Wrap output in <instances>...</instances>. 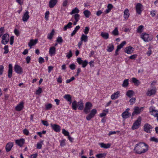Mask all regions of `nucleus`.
<instances>
[{
	"mask_svg": "<svg viewBox=\"0 0 158 158\" xmlns=\"http://www.w3.org/2000/svg\"><path fill=\"white\" fill-rule=\"evenodd\" d=\"M55 31L54 29H52L51 32L48 35L47 38L49 40L52 39L53 35H54Z\"/></svg>",
	"mask_w": 158,
	"mask_h": 158,
	"instance_id": "obj_29",
	"label": "nucleus"
},
{
	"mask_svg": "<svg viewBox=\"0 0 158 158\" xmlns=\"http://www.w3.org/2000/svg\"><path fill=\"white\" fill-rule=\"evenodd\" d=\"M141 121V118L139 116L137 119L133 123L131 128L132 130L136 129L138 128L140 125Z\"/></svg>",
	"mask_w": 158,
	"mask_h": 158,
	"instance_id": "obj_3",
	"label": "nucleus"
},
{
	"mask_svg": "<svg viewBox=\"0 0 158 158\" xmlns=\"http://www.w3.org/2000/svg\"><path fill=\"white\" fill-rule=\"evenodd\" d=\"M29 18V12L28 11H26L23 16L22 20L24 22H26L27 21Z\"/></svg>",
	"mask_w": 158,
	"mask_h": 158,
	"instance_id": "obj_17",
	"label": "nucleus"
},
{
	"mask_svg": "<svg viewBox=\"0 0 158 158\" xmlns=\"http://www.w3.org/2000/svg\"><path fill=\"white\" fill-rule=\"evenodd\" d=\"M92 107V105L91 102H87L85 105L84 111L86 114H88L90 111V109Z\"/></svg>",
	"mask_w": 158,
	"mask_h": 158,
	"instance_id": "obj_4",
	"label": "nucleus"
},
{
	"mask_svg": "<svg viewBox=\"0 0 158 158\" xmlns=\"http://www.w3.org/2000/svg\"><path fill=\"white\" fill-rule=\"evenodd\" d=\"M80 28V27L79 26H77L75 28L74 30L73 31V32L71 33V36H73L74 35L77 31Z\"/></svg>",
	"mask_w": 158,
	"mask_h": 158,
	"instance_id": "obj_33",
	"label": "nucleus"
},
{
	"mask_svg": "<svg viewBox=\"0 0 158 158\" xmlns=\"http://www.w3.org/2000/svg\"><path fill=\"white\" fill-rule=\"evenodd\" d=\"M143 107L139 108L137 106H135L134 108V110L132 114V116H133L135 114H139L142 111Z\"/></svg>",
	"mask_w": 158,
	"mask_h": 158,
	"instance_id": "obj_7",
	"label": "nucleus"
},
{
	"mask_svg": "<svg viewBox=\"0 0 158 158\" xmlns=\"http://www.w3.org/2000/svg\"><path fill=\"white\" fill-rule=\"evenodd\" d=\"M132 81L134 83L135 85H139L140 83V82L138 80L134 77L132 78Z\"/></svg>",
	"mask_w": 158,
	"mask_h": 158,
	"instance_id": "obj_43",
	"label": "nucleus"
},
{
	"mask_svg": "<svg viewBox=\"0 0 158 158\" xmlns=\"http://www.w3.org/2000/svg\"><path fill=\"white\" fill-rule=\"evenodd\" d=\"M134 51V48L131 46L126 48L124 50V52L128 54L132 53Z\"/></svg>",
	"mask_w": 158,
	"mask_h": 158,
	"instance_id": "obj_11",
	"label": "nucleus"
},
{
	"mask_svg": "<svg viewBox=\"0 0 158 158\" xmlns=\"http://www.w3.org/2000/svg\"><path fill=\"white\" fill-rule=\"evenodd\" d=\"M4 67L2 65H0V75L2 74L3 72Z\"/></svg>",
	"mask_w": 158,
	"mask_h": 158,
	"instance_id": "obj_63",
	"label": "nucleus"
},
{
	"mask_svg": "<svg viewBox=\"0 0 158 158\" xmlns=\"http://www.w3.org/2000/svg\"><path fill=\"white\" fill-rule=\"evenodd\" d=\"M152 128V126L148 123L145 124L143 126L144 131L148 133H150V130Z\"/></svg>",
	"mask_w": 158,
	"mask_h": 158,
	"instance_id": "obj_6",
	"label": "nucleus"
},
{
	"mask_svg": "<svg viewBox=\"0 0 158 158\" xmlns=\"http://www.w3.org/2000/svg\"><path fill=\"white\" fill-rule=\"evenodd\" d=\"M24 102H21L15 107V110L17 111H20L23 109Z\"/></svg>",
	"mask_w": 158,
	"mask_h": 158,
	"instance_id": "obj_13",
	"label": "nucleus"
},
{
	"mask_svg": "<svg viewBox=\"0 0 158 158\" xmlns=\"http://www.w3.org/2000/svg\"><path fill=\"white\" fill-rule=\"evenodd\" d=\"M119 94V92L117 91L112 94L111 96V98L112 100H114L117 98L118 97V95Z\"/></svg>",
	"mask_w": 158,
	"mask_h": 158,
	"instance_id": "obj_26",
	"label": "nucleus"
},
{
	"mask_svg": "<svg viewBox=\"0 0 158 158\" xmlns=\"http://www.w3.org/2000/svg\"><path fill=\"white\" fill-rule=\"evenodd\" d=\"M77 62L79 64H81L83 62V61L81 60V58L79 57L77 59Z\"/></svg>",
	"mask_w": 158,
	"mask_h": 158,
	"instance_id": "obj_57",
	"label": "nucleus"
},
{
	"mask_svg": "<svg viewBox=\"0 0 158 158\" xmlns=\"http://www.w3.org/2000/svg\"><path fill=\"white\" fill-rule=\"evenodd\" d=\"M113 8V6L111 4H109L107 6V9L105 11L106 13H109Z\"/></svg>",
	"mask_w": 158,
	"mask_h": 158,
	"instance_id": "obj_36",
	"label": "nucleus"
},
{
	"mask_svg": "<svg viewBox=\"0 0 158 158\" xmlns=\"http://www.w3.org/2000/svg\"><path fill=\"white\" fill-rule=\"evenodd\" d=\"M43 140H40L39 142L37 143L36 148L38 149H40L42 148V145L43 143Z\"/></svg>",
	"mask_w": 158,
	"mask_h": 158,
	"instance_id": "obj_41",
	"label": "nucleus"
},
{
	"mask_svg": "<svg viewBox=\"0 0 158 158\" xmlns=\"http://www.w3.org/2000/svg\"><path fill=\"white\" fill-rule=\"evenodd\" d=\"M150 113L154 117H156L158 114V111L156 110H153V108H152V109H150Z\"/></svg>",
	"mask_w": 158,
	"mask_h": 158,
	"instance_id": "obj_27",
	"label": "nucleus"
},
{
	"mask_svg": "<svg viewBox=\"0 0 158 158\" xmlns=\"http://www.w3.org/2000/svg\"><path fill=\"white\" fill-rule=\"evenodd\" d=\"M128 81L129 79H125L122 85V86L124 87H127L128 85Z\"/></svg>",
	"mask_w": 158,
	"mask_h": 158,
	"instance_id": "obj_37",
	"label": "nucleus"
},
{
	"mask_svg": "<svg viewBox=\"0 0 158 158\" xmlns=\"http://www.w3.org/2000/svg\"><path fill=\"white\" fill-rule=\"evenodd\" d=\"M72 51L71 50H70L69 51V53L67 54L66 55V57H67L68 59H69L72 56Z\"/></svg>",
	"mask_w": 158,
	"mask_h": 158,
	"instance_id": "obj_55",
	"label": "nucleus"
},
{
	"mask_svg": "<svg viewBox=\"0 0 158 158\" xmlns=\"http://www.w3.org/2000/svg\"><path fill=\"white\" fill-rule=\"evenodd\" d=\"M88 62L86 60L84 61L82 63V67L85 68L88 64Z\"/></svg>",
	"mask_w": 158,
	"mask_h": 158,
	"instance_id": "obj_58",
	"label": "nucleus"
},
{
	"mask_svg": "<svg viewBox=\"0 0 158 158\" xmlns=\"http://www.w3.org/2000/svg\"><path fill=\"white\" fill-rule=\"evenodd\" d=\"M80 15L78 14H75L74 16V19L76 22H78L79 19Z\"/></svg>",
	"mask_w": 158,
	"mask_h": 158,
	"instance_id": "obj_49",
	"label": "nucleus"
},
{
	"mask_svg": "<svg viewBox=\"0 0 158 158\" xmlns=\"http://www.w3.org/2000/svg\"><path fill=\"white\" fill-rule=\"evenodd\" d=\"M126 44V41H123L122 43H121L119 45H118L117 46V48H118V49H120L122 48Z\"/></svg>",
	"mask_w": 158,
	"mask_h": 158,
	"instance_id": "obj_45",
	"label": "nucleus"
},
{
	"mask_svg": "<svg viewBox=\"0 0 158 158\" xmlns=\"http://www.w3.org/2000/svg\"><path fill=\"white\" fill-rule=\"evenodd\" d=\"M143 27L142 25H140L138 27L137 29V31L139 33H141L142 32V29Z\"/></svg>",
	"mask_w": 158,
	"mask_h": 158,
	"instance_id": "obj_48",
	"label": "nucleus"
},
{
	"mask_svg": "<svg viewBox=\"0 0 158 158\" xmlns=\"http://www.w3.org/2000/svg\"><path fill=\"white\" fill-rule=\"evenodd\" d=\"M51 126L52 129L56 132H58L60 131V126L57 125L56 124H52L51 123L50 124Z\"/></svg>",
	"mask_w": 158,
	"mask_h": 158,
	"instance_id": "obj_8",
	"label": "nucleus"
},
{
	"mask_svg": "<svg viewBox=\"0 0 158 158\" xmlns=\"http://www.w3.org/2000/svg\"><path fill=\"white\" fill-rule=\"evenodd\" d=\"M24 139H19L15 140L16 144L20 147L23 146V145L24 143Z\"/></svg>",
	"mask_w": 158,
	"mask_h": 158,
	"instance_id": "obj_12",
	"label": "nucleus"
},
{
	"mask_svg": "<svg viewBox=\"0 0 158 158\" xmlns=\"http://www.w3.org/2000/svg\"><path fill=\"white\" fill-rule=\"evenodd\" d=\"M141 38L144 41L148 42L151 41L152 39V36H149L148 34L146 33H143L141 35Z\"/></svg>",
	"mask_w": 158,
	"mask_h": 158,
	"instance_id": "obj_2",
	"label": "nucleus"
},
{
	"mask_svg": "<svg viewBox=\"0 0 158 158\" xmlns=\"http://www.w3.org/2000/svg\"><path fill=\"white\" fill-rule=\"evenodd\" d=\"M79 12V10L77 7H75L74 9H73L72 11L70 13V14L71 15L74 14H78Z\"/></svg>",
	"mask_w": 158,
	"mask_h": 158,
	"instance_id": "obj_40",
	"label": "nucleus"
},
{
	"mask_svg": "<svg viewBox=\"0 0 158 158\" xmlns=\"http://www.w3.org/2000/svg\"><path fill=\"white\" fill-rule=\"evenodd\" d=\"M13 145V143H9L6 144V149L7 152H8L10 150Z\"/></svg>",
	"mask_w": 158,
	"mask_h": 158,
	"instance_id": "obj_22",
	"label": "nucleus"
},
{
	"mask_svg": "<svg viewBox=\"0 0 158 158\" xmlns=\"http://www.w3.org/2000/svg\"><path fill=\"white\" fill-rule=\"evenodd\" d=\"M83 14L85 17L88 18L91 15V12L89 11L86 10L84 11Z\"/></svg>",
	"mask_w": 158,
	"mask_h": 158,
	"instance_id": "obj_35",
	"label": "nucleus"
},
{
	"mask_svg": "<svg viewBox=\"0 0 158 158\" xmlns=\"http://www.w3.org/2000/svg\"><path fill=\"white\" fill-rule=\"evenodd\" d=\"M106 156V153H100L96 155V156L97 158H105Z\"/></svg>",
	"mask_w": 158,
	"mask_h": 158,
	"instance_id": "obj_38",
	"label": "nucleus"
},
{
	"mask_svg": "<svg viewBox=\"0 0 158 158\" xmlns=\"http://www.w3.org/2000/svg\"><path fill=\"white\" fill-rule=\"evenodd\" d=\"M77 107H78V109L79 110H82L84 108V105L83 102L81 101L79 102L77 104Z\"/></svg>",
	"mask_w": 158,
	"mask_h": 158,
	"instance_id": "obj_39",
	"label": "nucleus"
},
{
	"mask_svg": "<svg viewBox=\"0 0 158 158\" xmlns=\"http://www.w3.org/2000/svg\"><path fill=\"white\" fill-rule=\"evenodd\" d=\"M42 89L39 87L38 90L36 91V93L37 94H39L42 93Z\"/></svg>",
	"mask_w": 158,
	"mask_h": 158,
	"instance_id": "obj_62",
	"label": "nucleus"
},
{
	"mask_svg": "<svg viewBox=\"0 0 158 158\" xmlns=\"http://www.w3.org/2000/svg\"><path fill=\"white\" fill-rule=\"evenodd\" d=\"M142 6V5L140 3H137L136 6V12L139 15L141 14V13Z\"/></svg>",
	"mask_w": 158,
	"mask_h": 158,
	"instance_id": "obj_9",
	"label": "nucleus"
},
{
	"mask_svg": "<svg viewBox=\"0 0 158 158\" xmlns=\"http://www.w3.org/2000/svg\"><path fill=\"white\" fill-rule=\"evenodd\" d=\"M38 40L35 39V40H31L28 43V45L30 47V48H31V47L35 44L37 42Z\"/></svg>",
	"mask_w": 158,
	"mask_h": 158,
	"instance_id": "obj_18",
	"label": "nucleus"
},
{
	"mask_svg": "<svg viewBox=\"0 0 158 158\" xmlns=\"http://www.w3.org/2000/svg\"><path fill=\"white\" fill-rule=\"evenodd\" d=\"M135 100L136 99L135 98H132L130 99L129 102H130V104L132 105L134 103Z\"/></svg>",
	"mask_w": 158,
	"mask_h": 158,
	"instance_id": "obj_52",
	"label": "nucleus"
},
{
	"mask_svg": "<svg viewBox=\"0 0 158 158\" xmlns=\"http://www.w3.org/2000/svg\"><path fill=\"white\" fill-rule=\"evenodd\" d=\"M44 62V59L41 57H40L39 59V62L40 64H42Z\"/></svg>",
	"mask_w": 158,
	"mask_h": 158,
	"instance_id": "obj_60",
	"label": "nucleus"
},
{
	"mask_svg": "<svg viewBox=\"0 0 158 158\" xmlns=\"http://www.w3.org/2000/svg\"><path fill=\"white\" fill-rule=\"evenodd\" d=\"M73 23L71 22H69L68 23V24L65 26L63 28V30L64 31H65L67 30V28H70L72 27V25Z\"/></svg>",
	"mask_w": 158,
	"mask_h": 158,
	"instance_id": "obj_31",
	"label": "nucleus"
},
{
	"mask_svg": "<svg viewBox=\"0 0 158 158\" xmlns=\"http://www.w3.org/2000/svg\"><path fill=\"white\" fill-rule=\"evenodd\" d=\"M9 36L8 34L6 33L2 35V40H5V39L7 38H9Z\"/></svg>",
	"mask_w": 158,
	"mask_h": 158,
	"instance_id": "obj_50",
	"label": "nucleus"
},
{
	"mask_svg": "<svg viewBox=\"0 0 158 158\" xmlns=\"http://www.w3.org/2000/svg\"><path fill=\"white\" fill-rule=\"evenodd\" d=\"M57 2V0H50L49 3V6L50 8H53Z\"/></svg>",
	"mask_w": 158,
	"mask_h": 158,
	"instance_id": "obj_16",
	"label": "nucleus"
},
{
	"mask_svg": "<svg viewBox=\"0 0 158 158\" xmlns=\"http://www.w3.org/2000/svg\"><path fill=\"white\" fill-rule=\"evenodd\" d=\"M15 71L17 73L20 74L23 72V70L22 68L19 65H15L14 67Z\"/></svg>",
	"mask_w": 158,
	"mask_h": 158,
	"instance_id": "obj_10",
	"label": "nucleus"
},
{
	"mask_svg": "<svg viewBox=\"0 0 158 158\" xmlns=\"http://www.w3.org/2000/svg\"><path fill=\"white\" fill-rule=\"evenodd\" d=\"M134 94V92L132 90H129L126 93V95L129 98H131Z\"/></svg>",
	"mask_w": 158,
	"mask_h": 158,
	"instance_id": "obj_30",
	"label": "nucleus"
},
{
	"mask_svg": "<svg viewBox=\"0 0 158 158\" xmlns=\"http://www.w3.org/2000/svg\"><path fill=\"white\" fill-rule=\"evenodd\" d=\"M63 98L68 101L69 102L70 104L71 103L72 97L70 95L66 94L63 96Z\"/></svg>",
	"mask_w": 158,
	"mask_h": 158,
	"instance_id": "obj_24",
	"label": "nucleus"
},
{
	"mask_svg": "<svg viewBox=\"0 0 158 158\" xmlns=\"http://www.w3.org/2000/svg\"><path fill=\"white\" fill-rule=\"evenodd\" d=\"M52 107V105L51 104H48L45 106L46 109L48 110Z\"/></svg>",
	"mask_w": 158,
	"mask_h": 158,
	"instance_id": "obj_59",
	"label": "nucleus"
},
{
	"mask_svg": "<svg viewBox=\"0 0 158 158\" xmlns=\"http://www.w3.org/2000/svg\"><path fill=\"white\" fill-rule=\"evenodd\" d=\"M56 41L59 43H61L63 42V40L61 37L59 36L56 40Z\"/></svg>",
	"mask_w": 158,
	"mask_h": 158,
	"instance_id": "obj_51",
	"label": "nucleus"
},
{
	"mask_svg": "<svg viewBox=\"0 0 158 158\" xmlns=\"http://www.w3.org/2000/svg\"><path fill=\"white\" fill-rule=\"evenodd\" d=\"M62 133L65 135L67 136L68 138H72L69 135V133L65 129H63L62 130Z\"/></svg>",
	"mask_w": 158,
	"mask_h": 158,
	"instance_id": "obj_34",
	"label": "nucleus"
},
{
	"mask_svg": "<svg viewBox=\"0 0 158 158\" xmlns=\"http://www.w3.org/2000/svg\"><path fill=\"white\" fill-rule=\"evenodd\" d=\"M130 13L128 9L126 8L125 9L124 12L123 16L124 18L126 19H127L129 16Z\"/></svg>",
	"mask_w": 158,
	"mask_h": 158,
	"instance_id": "obj_19",
	"label": "nucleus"
},
{
	"mask_svg": "<svg viewBox=\"0 0 158 158\" xmlns=\"http://www.w3.org/2000/svg\"><path fill=\"white\" fill-rule=\"evenodd\" d=\"M5 40H2L1 43L2 44L4 45H6L7 44L9 41V38H7L5 39Z\"/></svg>",
	"mask_w": 158,
	"mask_h": 158,
	"instance_id": "obj_46",
	"label": "nucleus"
},
{
	"mask_svg": "<svg viewBox=\"0 0 158 158\" xmlns=\"http://www.w3.org/2000/svg\"><path fill=\"white\" fill-rule=\"evenodd\" d=\"M12 74V66L11 64L9 65V69L8 71V76L9 78H10Z\"/></svg>",
	"mask_w": 158,
	"mask_h": 158,
	"instance_id": "obj_15",
	"label": "nucleus"
},
{
	"mask_svg": "<svg viewBox=\"0 0 158 158\" xmlns=\"http://www.w3.org/2000/svg\"><path fill=\"white\" fill-rule=\"evenodd\" d=\"M107 51L109 52H112L114 50V46L112 44H109L107 46Z\"/></svg>",
	"mask_w": 158,
	"mask_h": 158,
	"instance_id": "obj_25",
	"label": "nucleus"
},
{
	"mask_svg": "<svg viewBox=\"0 0 158 158\" xmlns=\"http://www.w3.org/2000/svg\"><path fill=\"white\" fill-rule=\"evenodd\" d=\"M101 35L105 39H107L109 38V35L108 33L102 32Z\"/></svg>",
	"mask_w": 158,
	"mask_h": 158,
	"instance_id": "obj_32",
	"label": "nucleus"
},
{
	"mask_svg": "<svg viewBox=\"0 0 158 158\" xmlns=\"http://www.w3.org/2000/svg\"><path fill=\"white\" fill-rule=\"evenodd\" d=\"M4 49L5 50L3 52L4 54H6L8 53L9 51L8 45H5L4 48Z\"/></svg>",
	"mask_w": 158,
	"mask_h": 158,
	"instance_id": "obj_47",
	"label": "nucleus"
},
{
	"mask_svg": "<svg viewBox=\"0 0 158 158\" xmlns=\"http://www.w3.org/2000/svg\"><path fill=\"white\" fill-rule=\"evenodd\" d=\"M81 40L82 41L86 42L88 41V36L87 35L82 34L81 38Z\"/></svg>",
	"mask_w": 158,
	"mask_h": 158,
	"instance_id": "obj_28",
	"label": "nucleus"
},
{
	"mask_svg": "<svg viewBox=\"0 0 158 158\" xmlns=\"http://www.w3.org/2000/svg\"><path fill=\"white\" fill-rule=\"evenodd\" d=\"M156 88L154 87L151 90H148L147 91L146 94L148 96H150L152 95L155 94L156 93Z\"/></svg>",
	"mask_w": 158,
	"mask_h": 158,
	"instance_id": "obj_14",
	"label": "nucleus"
},
{
	"mask_svg": "<svg viewBox=\"0 0 158 158\" xmlns=\"http://www.w3.org/2000/svg\"><path fill=\"white\" fill-rule=\"evenodd\" d=\"M99 145L101 147L104 148H110L111 145V144L110 143L105 144L103 143H99Z\"/></svg>",
	"mask_w": 158,
	"mask_h": 158,
	"instance_id": "obj_20",
	"label": "nucleus"
},
{
	"mask_svg": "<svg viewBox=\"0 0 158 158\" xmlns=\"http://www.w3.org/2000/svg\"><path fill=\"white\" fill-rule=\"evenodd\" d=\"M68 2V0H64L63 3V6H66L67 5Z\"/></svg>",
	"mask_w": 158,
	"mask_h": 158,
	"instance_id": "obj_64",
	"label": "nucleus"
},
{
	"mask_svg": "<svg viewBox=\"0 0 158 158\" xmlns=\"http://www.w3.org/2000/svg\"><path fill=\"white\" fill-rule=\"evenodd\" d=\"M41 122L43 124L46 126H49V124L46 121L41 120Z\"/></svg>",
	"mask_w": 158,
	"mask_h": 158,
	"instance_id": "obj_61",
	"label": "nucleus"
},
{
	"mask_svg": "<svg viewBox=\"0 0 158 158\" xmlns=\"http://www.w3.org/2000/svg\"><path fill=\"white\" fill-rule=\"evenodd\" d=\"M131 115V114L130 113H127L126 112H124L122 114V117L124 119L128 118Z\"/></svg>",
	"mask_w": 158,
	"mask_h": 158,
	"instance_id": "obj_23",
	"label": "nucleus"
},
{
	"mask_svg": "<svg viewBox=\"0 0 158 158\" xmlns=\"http://www.w3.org/2000/svg\"><path fill=\"white\" fill-rule=\"evenodd\" d=\"M97 113V110L96 109L92 110L89 114L86 117V119L87 120H90L91 119L93 118Z\"/></svg>",
	"mask_w": 158,
	"mask_h": 158,
	"instance_id": "obj_5",
	"label": "nucleus"
},
{
	"mask_svg": "<svg viewBox=\"0 0 158 158\" xmlns=\"http://www.w3.org/2000/svg\"><path fill=\"white\" fill-rule=\"evenodd\" d=\"M148 145L144 143H139L135 145L134 149L135 153L140 154L147 152L148 150Z\"/></svg>",
	"mask_w": 158,
	"mask_h": 158,
	"instance_id": "obj_1",
	"label": "nucleus"
},
{
	"mask_svg": "<svg viewBox=\"0 0 158 158\" xmlns=\"http://www.w3.org/2000/svg\"><path fill=\"white\" fill-rule=\"evenodd\" d=\"M71 70H74L76 68V65L74 64H70L69 66Z\"/></svg>",
	"mask_w": 158,
	"mask_h": 158,
	"instance_id": "obj_56",
	"label": "nucleus"
},
{
	"mask_svg": "<svg viewBox=\"0 0 158 158\" xmlns=\"http://www.w3.org/2000/svg\"><path fill=\"white\" fill-rule=\"evenodd\" d=\"M60 146L61 147L64 146L65 145V140L64 139L60 141Z\"/></svg>",
	"mask_w": 158,
	"mask_h": 158,
	"instance_id": "obj_54",
	"label": "nucleus"
},
{
	"mask_svg": "<svg viewBox=\"0 0 158 158\" xmlns=\"http://www.w3.org/2000/svg\"><path fill=\"white\" fill-rule=\"evenodd\" d=\"M89 31V27H85L84 31V32L85 35H87Z\"/></svg>",
	"mask_w": 158,
	"mask_h": 158,
	"instance_id": "obj_53",
	"label": "nucleus"
},
{
	"mask_svg": "<svg viewBox=\"0 0 158 158\" xmlns=\"http://www.w3.org/2000/svg\"><path fill=\"white\" fill-rule=\"evenodd\" d=\"M49 54L51 56L55 55L56 53V48L54 47H52L50 48Z\"/></svg>",
	"mask_w": 158,
	"mask_h": 158,
	"instance_id": "obj_21",
	"label": "nucleus"
},
{
	"mask_svg": "<svg viewBox=\"0 0 158 158\" xmlns=\"http://www.w3.org/2000/svg\"><path fill=\"white\" fill-rule=\"evenodd\" d=\"M77 104H77V102L76 101H74L72 103V108L74 110H77Z\"/></svg>",
	"mask_w": 158,
	"mask_h": 158,
	"instance_id": "obj_42",
	"label": "nucleus"
},
{
	"mask_svg": "<svg viewBox=\"0 0 158 158\" xmlns=\"http://www.w3.org/2000/svg\"><path fill=\"white\" fill-rule=\"evenodd\" d=\"M112 34L114 35H118L119 34L117 27H115L112 32Z\"/></svg>",
	"mask_w": 158,
	"mask_h": 158,
	"instance_id": "obj_44",
	"label": "nucleus"
}]
</instances>
